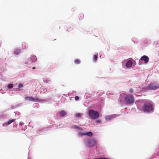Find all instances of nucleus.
<instances>
[{"label":"nucleus","instance_id":"obj_9","mask_svg":"<svg viewBox=\"0 0 159 159\" xmlns=\"http://www.w3.org/2000/svg\"><path fill=\"white\" fill-rule=\"evenodd\" d=\"M132 62L130 61H127L126 64V66L127 68H129L132 66Z\"/></svg>","mask_w":159,"mask_h":159},{"label":"nucleus","instance_id":"obj_17","mask_svg":"<svg viewBox=\"0 0 159 159\" xmlns=\"http://www.w3.org/2000/svg\"><path fill=\"white\" fill-rule=\"evenodd\" d=\"M13 84H10L7 85V87L8 89H11L13 87Z\"/></svg>","mask_w":159,"mask_h":159},{"label":"nucleus","instance_id":"obj_18","mask_svg":"<svg viewBox=\"0 0 159 159\" xmlns=\"http://www.w3.org/2000/svg\"><path fill=\"white\" fill-rule=\"evenodd\" d=\"M78 135L80 136H84L86 135V133H79Z\"/></svg>","mask_w":159,"mask_h":159},{"label":"nucleus","instance_id":"obj_24","mask_svg":"<svg viewBox=\"0 0 159 159\" xmlns=\"http://www.w3.org/2000/svg\"><path fill=\"white\" fill-rule=\"evenodd\" d=\"M77 127V129H79V128H78V127Z\"/></svg>","mask_w":159,"mask_h":159},{"label":"nucleus","instance_id":"obj_16","mask_svg":"<svg viewBox=\"0 0 159 159\" xmlns=\"http://www.w3.org/2000/svg\"><path fill=\"white\" fill-rule=\"evenodd\" d=\"M15 120L14 119L11 120H9L8 121L7 123V125H8L10 124L11 123L14 121Z\"/></svg>","mask_w":159,"mask_h":159},{"label":"nucleus","instance_id":"obj_19","mask_svg":"<svg viewBox=\"0 0 159 159\" xmlns=\"http://www.w3.org/2000/svg\"><path fill=\"white\" fill-rule=\"evenodd\" d=\"M79 19H82V18L84 17V14L83 13H80L79 15Z\"/></svg>","mask_w":159,"mask_h":159},{"label":"nucleus","instance_id":"obj_3","mask_svg":"<svg viewBox=\"0 0 159 159\" xmlns=\"http://www.w3.org/2000/svg\"><path fill=\"white\" fill-rule=\"evenodd\" d=\"M125 100L128 104H132L134 102L133 98L130 95L126 96L125 98Z\"/></svg>","mask_w":159,"mask_h":159},{"label":"nucleus","instance_id":"obj_12","mask_svg":"<svg viewBox=\"0 0 159 159\" xmlns=\"http://www.w3.org/2000/svg\"><path fill=\"white\" fill-rule=\"evenodd\" d=\"M20 52V50L19 49H16L14 51V53L16 55L19 54Z\"/></svg>","mask_w":159,"mask_h":159},{"label":"nucleus","instance_id":"obj_15","mask_svg":"<svg viewBox=\"0 0 159 159\" xmlns=\"http://www.w3.org/2000/svg\"><path fill=\"white\" fill-rule=\"evenodd\" d=\"M82 115V114L81 113H76L75 115V116L76 117H80Z\"/></svg>","mask_w":159,"mask_h":159},{"label":"nucleus","instance_id":"obj_2","mask_svg":"<svg viewBox=\"0 0 159 159\" xmlns=\"http://www.w3.org/2000/svg\"><path fill=\"white\" fill-rule=\"evenodd\" d=\"M153 110V106L149 103H144L143 107V110L145 112L149 113L152 111Z\"/></svg>","mask_w":159,"mask_h":159},{"label":"nucleus","instance_id":"obj_11","mask_svg":"<svg viewBox=\"0 0 159 159\" xmlns=\"http://www.w3.org/2000/svg\"><path fill=\"white\" fill-rule=\"evenodd\" d=\"M59 116L61 117H63L66 114V112L64 111H61L59 112Z\"/></svg>","mask_w":159,"mask_h":159},{"label":"nucleus","instance_id":"obj_4","mask_svg":"<svg viewBox=\"0 0 159 159\" xmlns=\"http://www.w3.org/2000/svg\"><path fill=\"white\" fill-rule=\"evenodd\" d=\"M37 60L36 57L34 55H31L30 58L26 62L27 63L29 64H32L33 62Z\"/></svg>","mask_w":159,"mask_h":159},{"label":"nucleus","instance_id":"obj_1","mask_svg":"<svg viewBox=\"0 0 159 159\" xmlns=\"http://www.w3.org/2000/svg\"><path fill=\"white\" fill-rule=\"evenodd\" d=\"M88 114L89 116L93 119H98L99 116V114L98 111L92 109L88 111Z\"/></svg>","mask_w":159,"mask_h":159},{"label":"nucleus","instance_id":"obj_13","mask_svg":"<svg viewBox=\"0 0 159 159\" xmlns=\"http://www.w3.org/2000/svg\"><path fill=\"white\" fill-rule=\"evenodd\" d=\"M86 135L91 137L92 136L93 133L91 132H88L86 133Z\"/></svg>","mask_w":159,"mask_h":159},{"label":"nucleus","instance_id":"obj_10","mask_svg":"<svg viewBox=\"0 0 159 159\" xmlns=\"http://www.w3.org/2000/svg\"><path fill=\"white\" fill-rule=\"evenodd\" d=\"M115 116L113 115H111L108 116H107L105 117V119L107 120H111Z\"/></svg>","mask_w":159,"mask_h":159},{"label":"nucleus","instance_id":"obj_21","mask_svg":"<svg viewBox=\"0 0 159 159\" xmlns=\"http://www.w3.org/2000/svg\"><path fill=\"white\" fill-rule=\"evenodd\" d=\"M23 87V84H20L18 85L19 88H21Z\"/></svg>","mask_w":159,"mask_h":159},{"label":"nucleus","instance_id":"obj_7","mask_svg":"<svg viewBox=\"0 0 159 159\" xmlns=\"http://www.w3.org/2000/svg\"><path fill=\"white\" fill-rule=\"evenodd\" d=\"M25 99L27 101L32 102H34L35 101H38L39 100V99L37 97L34 98L32 97H26L25 98Z\"/></svg>","mask_w":159,"mask_h":159},{"label":"nucleus","instance_id":"obj_8","mask_svg":"<svg viewBox=\"0 0 159 159\" xmlns=\"http://www.w3.org/2000/svg\"><path fill=\"white\" fill-rule=\"evenodd\" d=\"M140 60L144 61H145L144 63H146L149 61V58L148 56L144 55L141 57Z\"/></svg>","mask_w":159,"mask_h":159},{"label":"nucleus","instance_id":"obj_23","mask_svg":"<svg viewBox=\"0 0 159 159\" xmlns=\"http://www.w3.org/2000/svg\"><path fill=\"white\" fill-rule=\"evenodd\" d=\"M100 121L99 120H97L95 121V122L96 123H100Z\"/></svg>","mask_w":159,"mask_h":159},{"label":"nucleus","instance_id":"obj_22","mask_svg":"<svg viewBox=\"0 0 159 159\" xmlns=\"http://www.w3.org/2000/svg\"><path fill=\"white\" fill-rule=\"evenodd\" d=\"M79 98L78 96H75V99L76 101H78L79 100Z\"/></svg>","mask_w":159,"mask_h":159},{"label":"nucleus","instance_id":"obj_6","mask_svg":"<svg viewBox=\"0 0 159 159\" xmlns=\"http://www.w3.org/2000/svg\"><path fill=\"white\" fill-rule=\"evenodd\" d=\"M88 143L89 146H93L96 144L97 142L94 139H91L88 140Z\"/></svg>","mask_w":159,"mask_h":159},{"label":"nucleus","instance_id":"obj_5","mask_svg":"<svg viewBox=\"0 0 159 159\" xmlns=\"http://www.w3.org/2000/svg\"><path fill=\"white\" fill-rule=\"evenodd\" d=\"M148 88L150 89L156 90L159 88V84L157 83H152L149 85Z\"/></svg>","mask_w":159,"mask_h":159},{"label":"nucleus","instance_id":"obj_25","mask_svg":"<svg viewBox=\"0 0 159 159\" xmlns=\"http://www.w3.org/2000/svg\"><path fill=\"white\" fill-rule=\"evenodd\" d=\"M33 69H34L35 68V67H33Z\"/></svg>","mask_w":159,"mask_h":159},{"label":"nucleus","instance_id":"obj_14","mask_svg":"<svg viewBox=\"0 0 159 159\" xmlns=\"http://www.w3.org/2000/svg\"><path fill=\"white\" fill-rule=\"evenodd\" d=\"M75 63L77 64H80V61L79 59H75L74 61Z\"/></svg>","mask_w":159,"mask_h":159},{"label":"nucleus","instance_id":"obj_20","mask_svg":"<svg viewBox=\"0 0 159 159\" xmlns=\"http://www.w3.org/2000/svg\"><path fill=\"white\" fill-rule=\"evenodd\" d=\"M97 56L96 55H94L93 57V59L94 61H96L97 59Z\"/></svg>","mask_w":159,"mask_h":159}]
</instances>
